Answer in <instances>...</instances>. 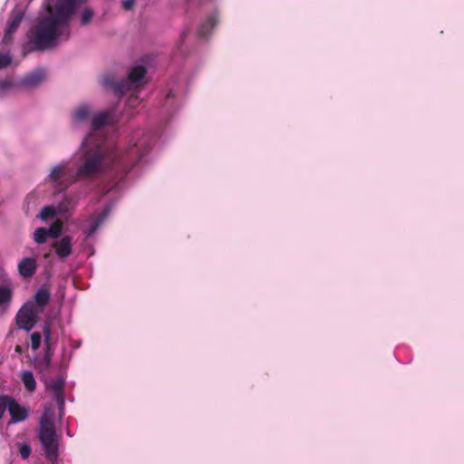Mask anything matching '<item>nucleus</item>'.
<instances>
[{"label": "nucleus", "instance_id": "obj_14", "mask_svg": "<svg viewBox=\"0 0 464 464\" xmlns=\"http://www.w3.org/2000/svg\"><path fill=\"white\" fill-rule=\"evenodd\" d=\"M45 77V72L43 69H35L25 75L21 83L25 87H35L40 84Z\"/></svg>", "mask_w": 464, "mask_h": 464}, {"label": "nucleus", "instance_id": "obj_9", "mask_svg": "<svg viewBox=\"0 0 464 464\" xmlns=\"http://www.w3.org/2000/svg\"><path fill=\"white\" fill-rule=\"evenodd\" d=\"M45 384L46 388L53 392V399L59 406L60 411H62L64 407V379L57 378L47 382Z\"/></svg>", "mask_w": 464, "mask_h": 464}, {"label": "nucleus", "instance_id": "obj_4", "mask_svg": "<svg viewBox=\"0 0 464 464\" xmlns=\"http://www.w3.org/2000/svg\"><path fill=\"white\" fill-rule=\"evenodd\" d=\"M144 66L137 65L129 72L127 78L116 81L114 76L106 75L103 78V84L113 90L115 94L121 96L129 90L131 83L139 82L146 74Z\"/></svg>", "mask_w": 464, "mask_h": 464}, {"label": "nucleus", "instance_id": "obj_5", "mask_svg": "<svg viewBox=\"0 0 464 464\" xmlns=\"http://www.w3.org/2000/svg\"><path fill=\"white\" fill-rule=\"evenodd\" d=\"M75 179L76 177H72L67 162L53 167L48 176V181L53 183L58 191L65 190Z\"/></svg>", "mask_w": 464, "mask_h": 464}, {"label": "nucleus", "instance_id": "obj_22", "mask_svg": "<svg viewBox=\"0 0 464 464\" xmlns=\"http://www.w3.org/2000/svg\"><path fill=\"white\" fill-rule=\"evenodd\" d=\"M47 231L52 238H58L63 231V223L60 220H55L51 224Z\"/></svg>", "mask_w": 464, "mask_h": 464}, {"label": "nucleus", "instance_id": "obj_29", "mask_svg": "<svg viewBox=\"0 0 464 464\" xmlns=\"http://www.w3.org/2000/svg\"><path fill=\"white\" fill-rule=\"evenodd\" d=\"M12 82L6 79H0V95L10 90Z\"/></svg>", "mask_w": 464, "mask_h": 464}, {"label": "nucleus", "instance_id": "obj_24", "mask_svg": "<svg viewBox=\"0 0 464 464\" xmlns=\"http://www.w3.org/2000/svg\"><path fill=\"white\" fill-rule=\"evenodd\" d=\"M92 17H93V11L89 7L84 8L81 14V24L82 25L88 24L92 21Z\"/></svg>", "mask_w": 464, "mask_h": 464}, {"label": "nucleus", "instance_id": "obj_13", "mask_svg": "<svg viewBox=\"0 0 464 464\" xmlns=\"http://www.w3.org/2000/svg\"><path fill=\"white\" fill-rule=\"evenodd\" d=\"M8 412L11 416V422L16 423L24 421L28 417V410L20 405L13 397L8 407Z\"/></svg>", "mask_w": 464, "mask_h": 464}, {"label": "nucleus", "instance_id": "obj_10", "mask_svg": "<svg viewBox=\"0 0 464 464\" xmlns=\"http://www.w3.org/2000/svg\"><path fill=\"white\" fill-rule=\"evenodd\" d=\"M52 247L54 248L57 256L61 260H64L72 253V237L64 236L60 240L53 241Z\"/></svg>", "mask_w": 464, "mask_h": 464}, {"label": "nucleus", "instance_id": "obj_16", "mask_svg": "<svg viewBox=\"0 0 464 464\" xmlns=\"http://www.w3.org/2000/svg\"><path fill=\"white\" fill-rule=\"evenodd\" d=\"M218 24V16L216 14H212L201 24L198 30V35L200 37H208L210 34V31L217 25Z\"/></svg>", "mask_w": 464, "mask_h": 464}, {"label": "nucleus", "instance_id": "obj_20", "mask_svg": "<svg viewBox=\"0 0 464 464\" xmlns=\"http://www.w3.org/2000/svg\"><path fill=\"white\" fill-rule=\"evenodd\" d=\"M50 235L45 227H38L34 230L33 238L37 244H44L47 241Z\"/></svg>", "mask_w": 464, "mask_h": 464}, {"label": "nucleus", "instance_id": "obj_28", "mask_svg": "<svg viewBox=\"0 0 464 464\" xmlns=\"http://www.w3.org/2000/svg\"><path fill=\"white\" fill-rule=\"evenodd\" d=\"M31 452H32V450H31L30 445H28V444H22L19 447V453L23 459H28Z\"/></svg>", "mask_w": 464, "mask_h": 464}, {"label": "nucleus", "instance_id": "obj_32", "mask_svg": "<svg viewBox=\"0 0 464 464\" xmlns=\"http://www.w3.org/2000/svg\"><path fill=\"white\" fill-rule=\"evenodd\" d=\"M50 256H51V253H50V252L45 253V254L44 255V258H45V259L49 258Z\"/></svg>", "mask_w": 464, "mask_h": 464}, {"label": "nucleus", "instance_id": "obj_15", "mask_svg": "<svg viewBox=\"0 0 464 464\" xmlns=\"http://www.w3.org/2000/svg\"><path fill=\"white\" fill-rule=\"evenodd\" d=\"M108 215H109V208H105L97 216H92L91 218L90 227H89L88 230L86 231L87 236L90 237L92 234H94L97 231V229L99 228V227L101 226V224L103 222V220L107 218Z\"/></svg>", "mask_w": 464, "mask_h": 464}, {"label": "nucleus", "instance_id": "obj_1", "mask_svg": "<svg viewBox=\"0 0 464 464\" xmlns=\"http://www.w3.org/2000/svg\"><path fill=\"white\" fill-rule=\"evenodd\" d=\"M92 143V136L86 137L82 143V164L76 171L77 179H92L109 170L121 179L150 151L147 137L133 143L126 151L109 150L102 143Z\"/></svg>", "mask_w": 464, "mask_h": 464}, {"label": "nucleus", "instance_id": "obj_18", "mask_svg": "<svg viewBox=\"0 0 464 464\" xmlns=\"http://www.w3.org/2000/svg\"><path fill=\"white\" fill-rule=\"evenodd\" d=\"M110 114L105 111H102L94 115L91 121V127L92 130H96L105 126L108 122Z\"/></svg>", "mask_w": 464, "mask_h": 464}, {"label": "nucleus", "instance_id": "obj_31", "mask_svg": "<svg viewBox=\"0 0 464 464\" xmlns=\"http://www.w3.org/2000/svg\"><path fill=\"white\" fill-rule=\"evenodd\" d=\"M14 351H15L16 353H23V348H22V346H21V345H16V346L14 347Z\"/></svg>", "mask_w": 464, "mask_h": 464}, {"label": "nucleus", "instance_id": "obj_19", "mask_svg": "<svg viewBox=\"0 0 464 464\" xmlns=\"http://www.w3.org/2000/svg\"><path fill=\"white\" fill-rule=\"evenodd\" d=\"M13 292L12 289L6 285H0V307L6 310L11 300Z\"/></svg>", "mask_w": 464, "mask_h": 464}, {"label": "nucleus", "instance_id": "obj_21", "mask_svg": "<svg viewBox=\"0 0 464 464\" xmlns=\"http://www.w3.org/2000/svg\"><path fill=\"white\" fill-rule=\"evenodd\" d=\"M89 116L90 108L87 105H81L74 111V120L78 122L86 121Z\"/></svg>", "mask_w": 464, "mask_h": 464}, {"label": "nucleus", "instance_id": "obj_17", "mask_svg": "<svg viewBox=\"0 0 464 464\" xmlns=\"http://www.w3.org/2000/svg\"><path fill=\"white\" fill-rule=\"evenodd\" d=\"M21 380L27 392H34L36 390V382L32 372L25 371L21 374Z\"/></svg>", "mask_w": 464, "mask_h": 464}, {"label": "nucleus", "instance_id": "obj_33", "mask_svg": "<svg viewBox=\"0 0 464 464\" xmlns=\"http://www.w3.org/2000/svg\"><path fill=\"white\" fill-rule=\"evenodd\" d=\"M172 95H173V93H172V92L170 91V92L168 93L167 98H170V97H172Z\"/></svg>", "mask_w": 464, "mask_h": 464}, {"label": "nucleus", "instance_id": "obj_25", "mask_svg": "<svg viewBox=\"0 0 464 464\" xmlns=\"http://www.w3.org/2000/svg\"><path fill=\"white\" fill-rule=\"evenodd\" d=\"M11 398L8 395H0V420L3 418L5 410L8 411Z\"/></svg>", "mask_w": 464, "mask_h": 464}, {"label": "nucleus", "instance_id": "obj_7", "mask_svg": "<svg viewBox=\"0 0 464 464\" xmlns=\"http://www.w3.org/2000/svg\"><path fill=\"white\" fill-rule=\"evenodd\" d=\"M43 334L44 338L45 349L44 355L41 359H36L34 365L35 368L38 369L41 372H46L49 371L51 367V361L53 353L51 352L50 343H51V325L46 323L44 325Z\"/></svg>", "mask_w": 464, "mask_h": 464}, {"label": "nucleus", "instance_id": "obj_27", "mask_svg": "<svg viewBox=\"0 0 464 464\" xmlns=\"http://www.w3.org/2000/svg\"><path fill=\"white\" fill-rule=\"evenodd\" d=\"M12 62V57L9 53H0V69L6 68Z\"/></svg>", "mask_w": 464, "mask_h": 464}, {"label": "nucleus", "instance_id": "obj_26", "mask_svg": "<svg viewBox=\"0 0 464 464\" xmlns=\"http://www.w3.org/2000/svg\"><path fill=\"white\" fill-rule=\"evenodd\" d=\"M42 341V334L39 332H34L31 334V347L33 350L39 349Z\"/></svg>", "mask_w": 464, "mask_h": 464}, {"label": "nucleus", "instance_id": "obj_8", "mask_svg": "<svg viewBox=\"0 0 464 464\" xmlns=\"http://www.w3.org/2000/svg\"><path fill=\"white\" fill-rule=\"evenodd\" d=\"M24 16V13L21 9L12 11L7 22L6 30L2 39V44H8L12 42L14 34L17 31Z\"/></svg>", "mask_w": 464, "mask_h": 464}, {"label": "nucleus", "instance_id": "obj_6", "mask_svg": "<svg viewBox=\"0 0 464 464\" xmlns=\"http://www.w3.org/2000/svg\"><path fill=\"white\" fill-rule=\"evenodd\" d=\"M39 314L32 304L24 303L15 316L17 327L29 332L37 324Z\"/></svg>", "mask_w": 464, "mask_h": 464}, {"label": "nucleus", "instance_id": "obj_30", "mask_svg": "<svg viewBox=\"0 0 464 464\" xmlns=\"http://www.w3.org/2000/svg\"><path fill=\"white\" fill-rule=\"evenodd\" d=\"M136 0H123L122 6L125 10H130L133 8Z\"/></svg>", "mask_w": 464, "mask_h": 464}, {"label": "nucleus", "instance_id": "obj_23", "mask_svg": "<svg viewBox=\"0 0 464 464\" xmlns=\"http://www.w3.org/2000/svg\"><path fill=\"white\" fill-rule=\"evenodd\" d=\"M56 215H57V211L54 207L46 206V207L43 208L39 217L41 219L46 220L48 218L55 217Z\"/></svg>", "mask_w": 464, "mask_h": 464}, {"label": "nucleus", "instance_id": "obj_2", "mask_svg": "<svg viewBox=\"0 0 464 464\" xmlns=\"http://www.w3.org/2000/svg\"><path fill=\"white\" fill-rule=\"evenodd\" d=\"M85 0H46L47 14L39 18L26 34L24 52H41L56 46L71 36L70 21L75 8Z\"/></svg>", "mask_w": 464, "mask_h": 464}, {"label": "nucleus", "instance_id": "obj_12", "mask_svg": "<svg viewBox=\"0 0 464 464\" xmlns=\"http://www.w3.org/2000/svg\"><path fill=\"white\" fill-rule=\"evenodd\" d=\"M37 267L38 265L36 259L34 257H24L17 265L18 273L24 279L33 277L36 273Z\"/></svg>", "mask_w": 464, "mask_h": 464}, {"label": "nucleus", "instance_id": "obj_3", "mask_svg": "<svg viewBox=\"0 0 464 464\" xmlns=\"http://www.w3.org/2000/svg\"><path fill=\"white\" fill-rule=\"evenodd\" d=\"M39 440L45 458L54 462L58 458V439L52 416L45 411L40 419Z\"/></svg>", "mask_w": 464, "mask_h": 464}, {"label": "nucleus", "instance_id": "obj_11", "mask_svg": "<svg viewBox=\"0 0 464 464\" xmlns=\"http://www.w3.org/2000/svg\"><path fill=\"white\" fill-rule=\"evenodd\" d=\"M51 300L50 291L45 287H40L34 295V299L27 301V304H32L34 310L42 314Z\"/></svg>", "mask_w": 464, "mask_h": 464}]
</instances>
